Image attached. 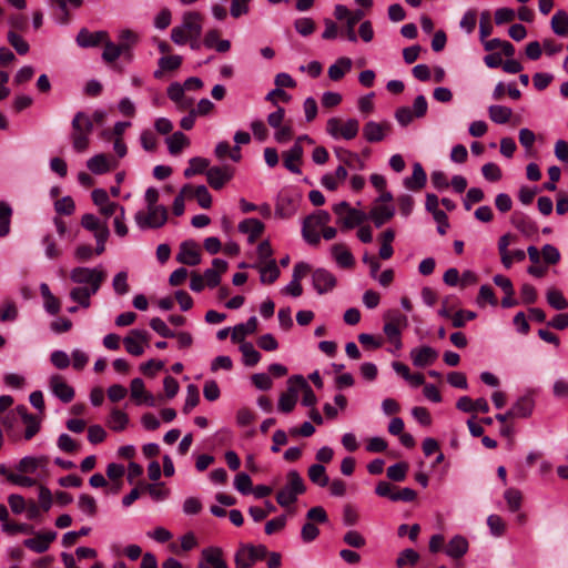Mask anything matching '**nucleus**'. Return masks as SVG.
I'll list each match as a JSON object with an SVG mask.
<instances>
[{
    "mask_svg": "<svg viewBox=\"0 0 568 568\" xmlns=\"http://www.w3.org/2000/svg\"><path fill=\"white\" fill-rule=\"evenodd\" d=\"M504 497L507 501L508 508L510 511H517L521 507L523 501V495L516 488H508Z\"/></svg>",
    "mask_w": 568,
    "mask_h": 568,
    "instance_id": "obj_58",
    "label": "nucleus"
},
{
    "mask_svg": "<svg viewBox=\"0 0 568 568\" xmlns=\"http://www.w3.org/2000/svg\"><path fill=\"white\" fill-rule=\"evenodd\" d=\"M335 155L336 158L344 164L349 168H357L359 170H363L365 166V163L357 153L351 152L343 148L335 149Z\"/></svg>",
    "mask_w": 568,
    "mask_h": 568,
    "instance_id": "obj_35",
    "label": "nucleus"
},
{
    "mask_svg": "<svg viewBox=\"0 0 568 568\" xmlns=\"http://www.w3.org/2000/svg\"><path fill=\"white\" fill-rule=\"evenodd\" d=\"M312 283L318 294H325L336 286V277L325 268H317L312 273Z\"/></svg>",
    "mask_w": 568,
    "mask_h": 568,
    "instance_id": "obj_13",
    "label": "nucleus"
},
{
    "mask_svg": "<svg viewBox=\"0 0 568 568\" xmlns=\"http://www.w3.org/2000/svg\"><path fill=\"white\" fill-rule=\"evenodd\" d=\"M8 42L13 47L18 54L24 55L29 52V43L17 32L9 31L7 34Z\"/></svg>",
    "mask_w": 568,
    "mask_h": 568,
    "instance_id": "obj_54",
    "label": "nucleus"
},
{
    "mask_svg": "<svg viewBox=\"0 0 568 568\" xmlns=\"http://www.w3.org/2000/svg\"><path fill=\"white\" fill-rule=\"evenodd\" d=\"M78 507L82 513L87 514L90 517H94L98 511L95 499L87 494H82L79 497Z\"/></svg>",
    "mask_w": 568,
    "mask_h": 568,
    "instance_id": "obj_55",
    "label": "nucleus"
},
{
    "mask_svg": "<svg viewBox=\"0 0 568 568\" xmlns=\"http://www.w3.org/2000/svg\"><path fill=\"white\" fill-rule=\"evenodd\" d=\"M234 175V169L230 165L213 166L206 171L207 183L214 190L222 189Z\"/></svg>",
    "mask_w": 568,
    "mask_h": 568,
    "instance_id": "obj_9",
    "label": "nucleus"
},
{
    "mask_svg": "<svg viewBox=\"0 0 568 568\" xmlns=\"http://www.w3.org/2000/svg\"><path fill=\"white\" fill-rule=\"evenodd\" d=\"M513 225L526 236L537 233L538 227L534 221L521 213H515L511 217Z\"/></svg>",
    "mask_w": 568,
    "mask_h": 568,
    "instance_id": "obj_31",
    "label": "nucleus"
},
{
    "mask_svg": "<svg viewBox=\"0 0 568 568\" xmlns=\"http://www.w3.org/2000/svg\"><path fill=\"white\" fill-rule=\"evenodd\" d=\"M129 52L128 43H119L115 44L108 38L104 42V50L102 53V59L108 62H114L121 54H125Z\"/></svg>",
    "mask_w": 568,
    "mask_h": 568,
    "instance_id": "obj_29",
    "label": "nucleus"
},
{
    "mask_svg": "<svg viewBox=\"0 0 568 568\" xmlns=\"http://www.w3.org/2000/svg\"><path fill=\"white\" fill-rule=\"evenodd\" d=\"M363 17L364 12L362 10H356L346 19V37L352 42L357 40L354 28Z\"/></svg>",
    "mask_w": 568,
    "mask_h": 568,
    "instance_id": "obj_56",
    "label": "nucleus"
},
{
    "mask_svg": "<svg viewBox=\"0 0 568 568\" xmlns=\"http://www.w3.org/2000/svg\"><path fill=\"white\" fill-rule=\"evenodd\" d=\"M347 178V171L344 165L337 166L334 173L325 174L321 182L322 185L325 186L329 191H335L341 183H343Z\"/></svg>",
    "mask_w": 568,
    "mask_h": 568,
    "instance_id": "obj_32",
    "label": "nucleus"
},
{
    "mask_svg": "<svg viewBox=\"0 0 568 568\" xmlns=\"http://www.w3.org/2000/svg\"><path fill=\"white\" fill-rule=\"evenodd\" d=\"M408 466L406 463H397L387 468V477L394 481H403L406 477Z\"/></svg>",
    "mask_w": 568,
    "mask_h": 568,
    "instance_id": "obj_61",
    "label": "nucleus"
},
{
    "mask_svg": "<svg viewBox=\"0 0 568 568\" xmlns=\"http://www.w3.org/2000/svg\"><path fill=\"white\" fill-rule=\"evenodd\" d=\"M131 397L136 400L138 404L144 403L149 406H154V396L145 390L144 383L141 378H134L130 385Z\"/></svg>",
    "mask_w": 568,
    "mask_h": 568,
    "instance_id": "obj_21",
    "label": "nucleus"
},
{
    "mask_svg": "<svg viewBox=\"0 0 568 568\" xmlns=\"http://www.w3.org/2000/svg\"><path fill=\"white\" fill-rule=\"evenodd\" d=\"M168 210L163 205L148 206V212L139 211L135 222L141 229H158L165 224Z\"/></svg>",
    "mask_w": 568,
    "mask_h": 568,
    "instance_id": "obj_6",
    "label": "nucleus"
},
{
    "mask_svg": "<svg viewBox=\"0 0 568 568\" xmlns=\"http://www.w3.org/2000/svg\"><path fill=\"white\" fill-rule=\"evenodd\" d=\"M203 16L196 11L185 12L182 17V29L190 38H200L202 34Z\"/></svg>",
    "mask_w": 568,
    "mask_h": 568,
    "instance_id": "obj_16",
    "label": "nucleus"
},
{
    "mask_svg": "<svg viewBox=\"0 0 568 568\" xmlns=\"http://www.w3.org/2000/svg\"><path fill=\"white\" fill-rule=\"evenodd\" d=\"M200 402L199 389L195 385L191 384L186 388V398L183 406V412L189 414Z\"/></svg>",
    "mask_w": 568,
    "mask_h": 568,
    "instance_id": "obj_59",
    "label": "nucleus"
},
{
    "mask_svg": "<svg viewBox=\"0 0 568 568\" xmlns=\"http://www.w3.org/2000/svg\"><path fill=\"white\" fill-rule=\"evenodd\" d=\"M255 562L253 549L250 546L241 547L235 554V568H251Z\"/></svg>",
    "mask_w": 568,
    "mask_h": 568,
    "instance_id": "obj_48",
    "label": "nucleus"
},
{
    "mask_svg": "<svg viewBox=\"0 0 568 568\" xmlns=\"http://www.w3.org/2000/svg\"><path fill=\"white\" fill-rule=\"evenodd\" d=\"M419 559V555L414 549H405L403 550L397 559H396V566L398 568H404L405 566H414Z\"/></svg>",
    "mask_w": 568,
    "mask_h": 568,
    "instance_id": "obj_57",
    "label": "nucleus"
},
{
    "mask_svg": "<svg viewBox=\"0 0 568 568\" xmlns=\"http://www.w3.org/2000/svg\"><path fill=\"white\" fill-rule=\"evenodd\" d=\"M83 0H52V4L57 7L59 12L57 13L60 22L65 23L69 19V12L67 4L70 3L74 8H79Z\"/></svg>",
    "mask_w": 568,
    "mask_h": 568,
    "instance_id": "obj_52",
    "label": "nucleus"
},
{
    "mask_svg": "<svg viewBox=\"0 0 568 568\" xmlns=\"http://www.w3.org/2000/svg\"><path fill=\"white\" fill-rule=\"evenodd\" d=\"M95 293L91 292V287L77 286L71 290L70 297L72 301L77 302L80 306L88 308L91 305L90 298Z\"/></svg>",
    "mask_w": 568,
    "mask_h": 568,
    "instance_id": "obj_44",
    "label": "nucleus"
},
{
    "mask_svg": "<svg viewBox=\"0 0 568 568\" xmlns=\"http://www.w3.org/2000/svg\"><path fill=\"white\" fill-rule=\"evenodd\" d=\"M48 457L47 456H39V457H32L27 456L23 457L19 464H18V470L24 474H32L34 473L39 467H45L48 465Z\"/></svg>",
    "mask_w": 568,
    "mask_h": 568,
    "instance_id": "obj_33",
    "label": "nucleus"
},
{
    "mask_svg": "<svg viewBox=\"0 0 568 568\" xmlns=\"http://www.w3.org/2000/svg\"><path fill=\"white\" fill-rule=\"evenodd\" d=\"M392 132V124L388 121H368L363 126V136L369 143L383 141Z\"/></svg>",
    "mask_w": 568,
    "mask_h": 568,
    "instance_id": "obj_8",
    "label": "nucleus"
},
{
    "mask_svg": "<svg viewBox=\"0 0 568 568\" xmlns=\"http://www.w3.org/2000/svg\"><path fill=\"white\" fill-rule=\"evenodd\" d=\"M234 486L243 495L252 493V480L245 473H239L235 476Z\"/></svg>",
    "mask_w": 568,
    "mask_h": 568,
    "instance_id": "obj_63",
    "label": "nucleus"
},
{
    "mask_svg": "<svg viewBox=\"0 0 568 568\" xmlns=\"http://www.w3.org/2000/svg\"><path fill=\"white\" fill-rule=\"evenodd\" d=\"M243 354V362L246 366H254L261 359V354L254 348L250 342H243L240 346Z\"/></svg>",
    "mask_w": 568,
    "mask_h": 568,
    "instance_id": "obj_50",
    "label": "nucleus"
},
{
    "mask_svg": "<svg viewBox=\"0 0 568 568\" xmlns=\"http://www.w3.org/2000/svg\"><path fill=\"white\" fill-rule=\"evenodd\" d=\"M253 267L258 271L263 284H273L281 274L275 260L267 261V263L263 264H254Z\"/></svg>",
    "mask_w": 568,
    "mask_h": 568,
    "instance_id": "obj_22",
    "label": "nucleus"
},
{
    "mask_svg": "<svg viewBox=\"0 0 568 568\" xmlns=\"http://www.w3.org/2000/svg\"><path fill=\"white\" fill-rule=\"evenodd\" d=\"M256 328L257 320L255 316H252L245 324H239L233 328L231 338L234 343H243L244 337L248 334H253Z\"/></svg>",
    "mask_w": 568,
    "mask_h": 568,
    "instance_id": "obj_34",
    "label": "nucleus"
},
{
    "mask_svg": "<svg viewBox=\"0 0 568 568\" xmlns=\"http://www.w3.org/2000/svg\"><path fill=\"white\" fill-rule=\"evenodd\" d=\"M307 474L311 481L318 485L320 487H325L329 484L325 467L321 464H314L310 466Z\"/></svg>",
    "mask_w": 568,
    "mask_h": 568,
    "instance_id": "obj_47",
    "label": "nucleus"
},
{
    "mask_svg": "<svg viewBox=\"0 0 568 568\" xmlns=\"http://www.w3.org/2000/svg\"><path fill=\"white\" fill-rule=\"evenodd\" d=\"M468 551V541L463 536L453 537L445 548V552L453 559L462 558Z\"/></svg>",
    "mask_w": 568,
    "mask_h": 568,
    "instance_id": "obj_26",
    "label": "nucleus"
},
{
    "mask_svg": "<svg viewBox=\"0 0 568 568\" xmlns=\"http://www.w3.org/2000/svg\"><path fill=\"white\" fill-rule=\"evenodd\" d=\"M488 115L493 122L505 124L510 120L513 110L505 105L494 104L488 108Z\"/></svg>",
    "mask_w": 568,
    "mask_h": 568,
    "instance_id": "obj_39",
    "label": "nucleus"
},
{
    "mask_svg": "<svg viewBox=\"0 0 568 568\" xmlns=\"http://www.w3.org/2000/svg\"><path fill=\"white\" fill-rule=\"evenodd\" d=\"M108 38L109 34L106 31L90 32L87 29H82L77 36V43L82 48H91L100 43L104 44Z\"/></svg>",
    "mask_w": 568,
    "mask_h": 568,
    "instance_id": "obj_18",
    "label": "nucleus"
},
{
    "mask_svg": "<svg viewBox=\"0 0 568 568\" xmlns=\"http://www.w3.org/2000/svg\"><path fill=\"white\" fill-rule=\"evenodd\" d=\"M168 97L174 101L175 103H178L181 108H185L187 105L191 104V102L189 103H184L183 102V98H184V88L183 85H181L180 83L175 82V83H172L169 85L168 88Z\"/></svg>",
    "mask_w": 568,
    "mask_h": 568,
    "instance_id": "obj_60",
    "label": "nucleus"
},
{
    "mask_svg": "<svg viewBox=\"0 0 568 568\" xmlns=\"http://www.w3.org/2000/svg\"><path fill=\"white\" fill-rule=\"evenodd\" d=\"M395 214V209L389 204H378L374 203L373 207L369 211V217L376 227H381L386 222H388Z\"/></svg>",
    "mask_w": 568,
    "mask_h": 568,
    "instance_id": "obj_19",
    "label": "nucleus"
},
{
    "mask_svg": "<svg viewBox=\"0 0 568 568\" xmlns=\"http://www.w3.org/2000/svg\"><path fill=\"white\" fill-rule=\"evenodd\" d=\"M210 161L205 158L195 156L189 161V166L184 170V176L190 179L196 174L206 173Z\"/></svg>",
    "mask_w": 568,
    "mask_h": 568,
    "instance_id": "obj_43",
    "label": "nucleus"
},
{
    "mask_svg": "<svg viewBox=\"0 0 568 568\" xmlns=\"http://www.w3.org/2000/svg\"><path fill=\"white\" fill-rule=\"evenodd\" d=\"M55 531L38 532L33 538L26 539L23 545L38 554L44 552L49 549L50 544L55 540Z\"/></svg>",
    "mask_w": 568,
    "mask_h": 568,
    "instance_id": "obj_17",
    "label": "nucleus"
},
{
    "mask_svg": "<svg viewBox=\"0 0 568 568\" xmlns=\"http://www.w3.org/2000/svg\"><path fill=\"white\" fill-rule=\"evenodd\" d=\"M358 130L359 122L356 119H348L344 122L338 118H331L326 122V132L334 139L352 140L356 138Z\"/></svg>",
    "mask_w": 568,
    "mask_h": 568,
    "instance_id": "obj_5",
    "label": "nucleus"
},
{
    "mask_svg": "<svg viewBox=\"0 0 568 568\" xmlns=\"http://www.w3.org/2000/svg\"><path fill=\"white\" fill-rule=\"evenodd\" d=\"M129 423V417L125 413L119 409H112L110 414V418L108 420V425L111 429L115 432L123 430Z\"/></svg>",
    "mask_w": 568,
    "mask_h": 568,
    "instance_id": "obj_51",
    "label": "nucleus"
},
{
    "mask_svg": "<svg viewBox=\"0 0 568 568\" xmlns=\"http://www.w3.org/2000/svg\"><path fill=\"white\" fill-rule=\"evenodd\" d=\"M17 412L26 424L24 438L30 440L40 430V422L34 415L29 414L24 406L17 407Z\"/></svg>",
    "mask_w": 568,
    "mask_h": 568,
    "instance_id": "obj_25",
    "label": "nucleus"
},
{
    "mask_svg": "<svg viewBox=\"0 0 568 568\" xmlns=\"http://www.w3.org/2000/svg\"><path fill=\"white\" fill-rule=\"evenodd\" d=\"M295 384H290L287 392L283 393L278 400V409L283 413H290L297 402V388Z\"/></svg>",
    "mask_w": 568,
    "mask_h": 568,
    "instance_id": "obj_36",
    "label": "nucleus"
},
{
    "mask_svg": "<svg viewBox=\"0 0 568 568\" xmlns=\"http://www.w3.org/2000/svg\"><path fill=\"white\" fill-rule=\"evenodd\" d=\"M351 68L352 60L349 58H339L328 68V77L333 81H339Z\"/></svg>",
    "mask_w": 568,
    "mask_h": 568,
    "instance_id": "obj_37",
    "label": "nucleus"
},
{
    "mask_svg": "<svg viewBox=\"0 0 568 568\" xmlns=\"http://www.w3.org/2000/svg\"><path fill=\"white\" fill-rule=\"evenodd\" d=\"M11 216V206L4 201H0V237H4L10 233Z\"/></svg>",
    "mask_w": 568,
    "mask_h": 568,
    "instance_id": "obj_46",
    "label": "nucleus"
},
{
    "mask_svg": "<svg viewBox=\"0 0 568 568\" xmlns=\"http://www.w3.org/2000/svg\"><path fill=\"white\" fill-rule=\"evenodd\" d=\"M551 29L560 37L568 36V13L564 10H558L551 18Z\"/></svg>",
    "mask_w": 568,
    "mask_h": 568,
    "instance_id": "obj_41",
    "label": "nucleus"
},
{
    "mask_svg": "<svg viewBox=\"0 0 568 568\" xmlns=\"http://www.w3.org/2000/svg\"><path fill=\"white\" fill-rule=\"evenodd\" d=\"M144 489L150 494L154 500H163L169 496V489L164 487L163 483L160 484H146Z\"/></svg>",
    "mask_w": 568,
    "mask_h": 568,
    "instance_id": "obj_62",
    "label": "nucleus"
},
{
    "mask_svg": "<svg viewBox=\"0 0 568 568\" xmlns=\"http://www.w3.org/2000/svg\"><path fill=\"white\" fill-rule=\"evenodd\" d=\"M306 490L301 475L296 470H290L286 475V484L276 495V501L282 507H288L297 500L298 495Z\"/></svg>",
    "mask_w": 568,
    "mask_h": 568,
    "instance_id": "obj_2",
    "label": "nucleus"
},
{
    "mask_svg": "<svg viewBox=\"0 0 568 568\" xmlns=\"http://www.w3.org/2000/svg\"><path fill=\"white\" fill-rule=\"evenodd\" d=\"M202 559L211 568H229L226 561L223 559V551L219 547H207L202 550Z\"/></svg>",
    "mask_w": 568,
    "mask_h": 568,
    "instance_id": "obj_27",
    "label": "nucleus"
},
{
    "mask_svg": "<svg viewBox=\"0 0 568 568\" xmlns=\"http://www.w3.org/2000/svg\"><path fill=\"white\" fill-rule=\"evenodd\" d=\"M510 409L515 418H526L532 413L534 400L527 396L520 397Z\"/></svg>",
    "mask_w": 568,
    "mask_h": 568,
    "instance_id": "obj_40",
    "label": "nucleus"
},
{
    "mask_svg": "<svg viewBox=\"0 0 568 568\" xmlns=\"http://www.w3.org/2000/svg\"><path fill=\"white\" fill-rule=\"evenodd\" d=\"M384 333L389 341L400 336L402 328L407 326V317L397 310H390L384 315Z\"/></svg>",
    "mask_w": 568,
    "mask_h": 568,
    "instance_id": "obj_7",
    "label": "nucleus"
},
{
    "mask_svg": "<svg viewBox=\"0 0 568 568\" xmlns=\"http://www.w3.org/2000/svg\"><path fill=\"white\" fill-rule=\"evenodd\" d=\"M546 298L554 310L562 311L568 307V301L558 288L549 287L546 293Z\"/></svg>",
    "mask_w": 568,
    "mask_h": 568,
    "instance_id": "obj_45",
    "label": "nucleus"
},
{
    "mask_svg": "<svg viewBox=\"0 0 568 568\" xmlns=\"http://www.w3.org/2000/svg\"><path fill=\"white\" fill-rule=\"evenodd\" d=\"M166 144L169 152L172 155H178L184 148L190 145V140L184 133L178 131L166 139Z\"/></svg>",
    "mask_w": 568,
    "mask_h": 568,
    "instance_id": "obj_38",
    "label": "nucleus"
},
{
    "mask_svg": "<svg viewBox=\"0 0 568 568\" xmlns=\"http://www.w3.org/2000/svg\"><path fill=\"white\" fill-rule=\"evenodd\" d=\"M148 342L149 334L143 329H132L123 339L126 352L134 356H140L144 353L142 344Z\"/></svg>",
    "mask_w": 568,
    "mask_h": 568,
    "instance_id": "obj_10",
    "label": "nucleus"
},
{
    "mask_svg": "<svg viewBox=\"0 0 568 568\" xmlns=\"http://www.w3.org/2000/svg\"><path fill=\"white\" fill-rule=\"evenodd\" d=\"M176 260L185 265L195 266L201 262L199 245L193 241L181 244Z\"/></svg>",
    "mask_w": 568,
    "mask_h": 568,
    "instance_id": "obj_15",
    "label": "nucleus"
},
{
    "mask_svg": "<svg viewBox=\"0 0 568 568\" xmlns=\"http://www.w3.org/2000/svg\"><path fill=\"white\" fill-rule=\"evenodd\" d=\"M288 384H296L303 390L302 404L304 406L313 407L316 404V396L303 376L291 377Z\"/></svg>",
    "mask_w": 568,
    "mask_h": 568,
    "instance_id": "obj_30",
    "label": "nucleus"
},
{
    "mask_svg": "<svg viewBox=\"0 0 568 568\" xmlns=\"http://www.w3.org/2000/svg\"><path fill=\"white\" fill-rule=\"evenodd\" d=\"M81 225L85 230L99 234L102 230H109L105 222H101L95 215L87 213L81 217Z\"/></svg>",
    "mask_w": 568,
    "mask_h": 568,
    "instance_id": "obj_49",
    "label": "nucleus"
},
{
    "mask_svg": "<svg viewBox=\"0 0 568 568\" xmlns=\"http://www.w3.org/2000/svg\"><path fill=\"white\" fill-rule=\"evenodd\" d=\"M333 212L337 216V223L347 230L361 225L367 220V215L363 211L352 207L346 201L333 205Z\"/></svg>",
    "mask_w": 568,
    "mask_h": 568,
    "instance_id": "obj_4",
    "label": "nucleus"
},
{
    "mask_svg": "<svg viewBox=\"0 0 568 568\" xmlns=\"http://www.w3.org/2000/svg\"><path fill=\"white\" fill-rule=\"evenodd\" d=\"M303 146L300 143L294 145L286 152L283 153L284 166L292 173H301L300 163L303 156Z\"/></svg>",
    "mask_w": 568,
    "mask_h": 568,
    "instance_id": "obj_20",
    "label": "nucleus"
},
{
    "mask_svg": "<svg viewBox=\"0 0 568 568\" xmlns=\"http://www.w3.org/2000/svg\"><path fill=\"white\" fill-rule=\"evenodd\" d=\"M426 181V173L422 164L417 162L413 165L412 176L404 179V185L410 191H419L425 186Z\"/></svg>",
    "mask_w": 568,
    "mask_h": 568,
    "instance_id": "obj_24",
    "label": "nucleus"
},
{
    "mask_svg": "<svg viewBox=\"0 0 568 568\" xmlns=\"http://www.w3.org/2000/svg\"><path fill=\"white\" fill-rule=\"evenodd\" d=\"M49 386L54 396L63 403H70L74 397L73 387L59 374H54L50 377Z\"/></svg>",
    "mask_w": 568,
    "mask_h": 568,
    "instance_id": "obj_12",
    "label": "nucleus"
},
{
    "mask_svg": "<svg viewBox=\"0 0 568 568\" xmlns=\"http://www.w3.org/2000/svg\"><path fill=\"white\" fill-rule=\"evenodd\" d=\"M105 277L106 273L101 266L94 268L80 266L73 268L70 273L73 283L87 284V287H91L92 293H98Z\"/></svg>",
    "mask_w": 568,
    "mask_h": 568,
    "instance_id": "obj_3",
    "label": "nucleus"
},
{
    "mask_svg": "<svg viewBox=\"0 0 568 568\" xmlns=\"http://www.w3.org/2000/svg\"><path fill=\"white\" fill-rule=\"evenodd\" d=\"M331 251L334 260L341 267L349 268L354 265V256L345 244H334Z\"/></svg>",
    "mask_w": 568,
    "mask_h": 568,
    "instance_id": "obj_28",
    "label": "nucleus"
},
{
    "mask_svg": "<svg viewBox=\"0 0 568 568\" xmlns=\"http://www.w3.org/2000/svg\"><path fill=\"white\" fill-rule=\"evenodd\" d=\"M87 166L94 174H103L111 170L108 156L102 153L89 159Z\"/></svg>",
    "mask_w": 568,
    "mask_h": 568,
    "instance_id": "obj_42",
    "label": "nucleus"
},
{
    "mask_svg": "<svg viewBox=\"0 0 568 568\" xmlns=\"http://www.w3.org/2000/svg\"><path fill=\"white\" fill-rule=\"evenodd\" d=\"M92 132L93 123L90 116L85 112H77L71 121L70 133L72 148L75 152L83 153L89 149Z\"/></svg>",
    "mask_w": 568,
    "mask_h": 568,
    "instance_id": "obj_1",
    "label": "nucleus"
},
{
    "mask_svg": "<svg viewBox=\"0 0 568 568\" xmlns=\"http://www.w3.org/2000/svg\"><path fill=\"white\" fill-rule=\"evenodd\" d=\"M409 357L416 367L432 365L438 357V352L430 346L415 347L410 351Z\"/></svg>",
    "mask_w": 568,
    "mask_h": 568,
    "instance_id": "obj_14",
    "label": "nucleus"
},
{
    "mask_svg": "<svg viewBox=\"0 0 568 568\" xmlns=\"http://www.w3.org/2000/svg\"><path fill=\"white\" fill-rule=\"evenodd\" d=\"M54 209L59 214L71 215L75 210V204L71 196H64L55 201Z\"/></svg>",
    "mask_w": 568,
    "mask_h": 568,
    "instance_id": "obj_64",
    "label": "nucleus"
},
{
    "mask_svg": "<svg viewBox=\"0 0 568 568\" xmlns=\"http://www.w3.org/2000/svg\"><path fill=\"white\" fill-rule=\"evenodd\" d=\"M92 201L99 207V212L105 217H110L123 207L122 205L111 202L108 192L103 189H95L92 192Z\"/></svg>",
    "mask_w": 568,
    "mask_h": 568,
    "instance_id": "obj_11",
    "label": "nucleus"
},
{
    "mask_svg": "<svg viewBox=\"0 0 568 568\" xmlns=\"http://www.w3.org/2000/svg\"><path fill=\"white\" fill-rule=\"evenodd\" d=\"M331 221V215L327 211L318 210L314 214L307 216L304 222L315 229H324Z\"/></svg>",
    "mask_w": 568,
    "mask_h": 568,
    "instance_id": "obj_53",
    "label": "nucleus"
},
{
    "mask_svg": "<svg viewBox=\"0 0 568 568\" xmlns=\"http://www.w3.org/2000/svg\"><path fill=\"white\" fill-rule=\"evenodd\" d=\"M264 224L257 219H245L239 224V231L248 234V242L254 243L264 232Z\"/></svg>",
    "mask_w": 568,
    "mask_h": 568,
    "instance_id": "obj_23",
    "label": "nucleus"
}]
</instances>
